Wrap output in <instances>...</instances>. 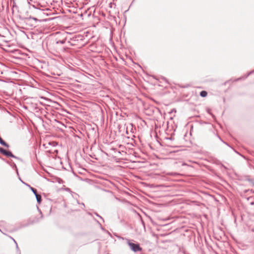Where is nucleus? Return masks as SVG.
Segmentation results:
<instances>
[{
	"mask_svg": "<svg viewBox=\"0 0 254 254\" xmlns=\"http://www.w3.org/2000/svg\"><path fill=\"white\" fill-rule=\"evenodd\" d=\"M0 152L6 156H13V155L11 152L6 151L1 147H0Z\"/></svg>",
	"mask_w": 254,
	"mask_h": 254,
	"instance_id": "obj_2",
	"label": "nucleus"
},
{
	"mask_svg": "<svg viewBox=\"0 0 254 254\" xmlns=\"http://www.w3.org/2000/svg\"><path fill=\"white\" fill-rule=\"evenodd\" d=\"M40 215V217H39V218H38L37 219V220H33V221H32V223H34V222H38V221H39V219H40V218H41L42 217V215Z\"/></svg>",
	"mask_w": 254,
	"mask_h": 254,
	"instance_id": "obj_6",
	"label": "nucleus"
},
{
	"mask_svg": "<svg viewBox=\"0 0 254 254\" xmlns=\"http://www.w3.org/2000/svg\"><path fill=\"white\" fill-rule=\"evenodd\" d=\"M128 244L130 248H131V249L134 252H138L141 251V248L138 244H134L130 242H129Z\"/></svg>",
	"mask_w": 254,
	"mask_h": 254,
	"instance_id": "obj_1",
	"label": "nucleus"
},
{
	"mask_svg": "<svg viewBox=\"0 0 254 254\" xmlns=\"http://www.w3.org/2000/svg\"><path fill=\"white\" fill-rule=\"evenodd\" d=\"M200 95L202 97H205L207 96V92L205 91H202L200 93Z\"/></svg>",
	"mask_w": 254,
	"mask_h": 254,
	"instance_id": "obj_3",
	"label": "nucleus"
},
{
	"mask_svg": "<svg viewBox=\"0 0 254 254\" xmlns=\"http://www.w3.org/2000/svg\"><path fill=\"white\" fill-rule=\"evenodd\" d=\"M0 143L4 146L8 147V145L5 142H4L0 137Z\"/></svg>",
	"mask_w": 254,
	"mask_h": 254,
	"instance_id": "obj_4",
	"label": "nucleus"
},
{
	"mask_svg": "<svg viewBox=\"0 0 254 254\" xmlns=\"http://www.w3.org/2000/svg\"><path fill=\"white\" fill-rule=\"evenodd\" d=\"M31 190H32V191L34 193V194L36 195V194H37V190H35V189L33 188H31Z\"/></svg>",
	"mask_w": 254,
	"mask_h": 254,
	"instance_id": "obj_7",
	"label": "nucleus"
},
{
	"mask_svg": "<svg viewBox=\"0 0 254 254\" xmlns=\"http://www.w3.org/2000/svg\"><path fill=\"white\" fill-rule=\"evenodd\" d=\"M36 197L38 202H40L41 200V196L40 194H36Z\"/></svg>",
	"mask_w": 254,
	"mask_h": 254,
	"instance_id": "obj_5",
	"label": "nucleus"
}]
</instances>
